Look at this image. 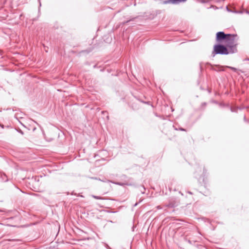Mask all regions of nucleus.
I'll return each instance as SVG.
<instances>
[{
	"label": "nucleus",
	"mask_w": 249,
	"mask_h": 249,
	"mask_svg": "<svg viewBox=\"0 0 249 249\" xmlns=\"http://www.w3.org/2000/svg\"><path fill=\"white\" fill-rule=\"evenodd\" d=\"M235 53L232 49H230L225 44L217 43L213 46V50L212 52V55L214 57L216 54L228 55Z\"/></svg>",
	"instance_id": "1"
},
{
	"label": "nucleus",
	"mask_w": 249,
	"mask_h": 249,
	"mask_svg": "<svg viewBox=\"0 0 249 249\" xmlns=\"http://www.w3.org/2000/svg\"><path fill=\"white\" fill-rule=\"evenodd\" d=\"M237 36L236 34H227L225 40L223 43L230 49H232L235 52H237L236 45L235 42V37Z\"/></svg>",
	"instance_id": "2"
},
{
	"label": "nucleus",
	"mask_w": 249,
	"mask_h": 249,
	"mask_svg": "<svg viewBox=\"0 0 249 249\" xmlns=\"http://www.w3.org/2000/svg\"><path fill=\"white\" fill-rule=\"evenodd\" d=\"M122 182H118L107 180V182H111L116 185H118L121 186H132L133 185L132 182L130 181V178H128L126 175H122L121 176Z\"/></svg>",
	"instance_id": "3"
},
{
	"label": "nucleus",
	"mask_w": 249,
	"mask_h": 249,
	"mask_svg": "<svg viewBox=\"0 0 249 249\" xmlns=\"http://www.w3.org/2000/svg\"><path fill=\"white\" fill-rule=\"evenodd\" d=\"M178 206V202L176 201V198L174 197L170 198L168 200V202L163 205V208H174Z\"/></svg>",
	"instance_id": "4"
},
{
	"label": "nucleus",
	"mask_w": 249,
	"mask_h": 249,
	"mask_svg": "<svg viewBox=\"0 0 249 249\" xmlns=\"http://www.w3.org/2000/svg\"><path fill=\"white\" fill-rule=\"evenodd\" d=\"M227 34H225L224 32H218L216 34V40L218 43H223L226 37Z\"/></svg>",
	"instance_id": "5"
},
{
	"label": "nucleus",
	"mask_w": 249,
	"mask_h": 249,
	"mask_svg": "<svg viewBox=\"0 0 249 249\" xmlns=\"http://www.w3.org/2000/svg\"><path fill=\"white\" fill-rule=\"evenodd\" d=\"M187 0H162L161 3L164 4H178L180 2H184L186 1Z\"/></svg>",
	"instance_id": "6"
},
{
	"label": "nucleus",
	"mask_w": 249,
	"mask_h": 249,
	"mask_svg": "<svg viewBox=\"0 0 249 249\" xmlns=\"http://www.w3.org/2000/svg\"><path fill=\"white\" fill-rule=\"evenodd\" d=\"M206 65L210 66H211V69L213 70V71H225L224 68H225V66H222L219 65H215V67H216V68H214L213 66L211 64H210L209 63H207L206 64Z\"/></svg>",
	"instance_id": "7"
},
{
	"label": "nucleus",
	"mask_w": 249,
	"mask_h": 249,
	"mask_svg": "<svg viewBox=\"0 0 249 249\" xmlns=\"http://www.w3.org/2000/svg\"><path fill=\"white\" fill-rule=\"evenodd\" d=\"M1 178L4 182H7L8 181V178L5 174L3 173L1 175Z\"/></svg>",
	"instance_id": "8"
},
{
	"label": "nucleus",
	"mask_w": 249,
	"mask_h": 249,
	"mask_svg": "<svg viewBox=\"0 0 249 249\" xmlns=\"http://www.w3.org/2000/svg\"><path fill=\"white\" fill-rule=\"evenodd\" d=\"M238 109H241V108L238 107H230V110L232 112H237Z\"/></svg>",
	"instance_id": "9"
},
{
	"label": "nucleus",
	"mask_w": 249,
	"mask_h": 249,
	"mask_svg": "<svg viewBox=\"0 0 249 249\" xmlns=\"http://www.w3.org/2000/svg\"><path fill=\"white\" fill-rule=\"evenodd\" d=\"M225 68H229V69L232 70L234 72H237V71H238L237 69H236L234 67H231V66H225Z\"/></svg>",
	"instance_id": "10"
},
{
	"label": "nucleus",
	"mask_w": 249,
	"mask_h": 249,
	"mask_svg": "<svg viewBox=\"0 0 249 249\" xmlns=\"http://www.w3.org/2000/svg\"><path fill=\"white\" fill-rule=\"evenodd\" d=\"M136 18V17H135V18H132L129 20H127L126 21H125L124 22H123V24H127L128 23H129L130 21H134V20Z\"/></svg>",
	"instance_id": "11"
},
{
	"label": "nucleus",
	"mask_w": 249,
	"mask_h": 249,
	"mask_svg": "<svg viewBox=\"0 0 249 249\" xmlns=\"http://www.w3.org/2000/svg\"><path fill=\"white\" fill-rule=\"evenodd\" d=\"M195 177H196V178H197L198 181L199 182H201V180H202V182H203V181H204V177H201V176H200V177H197L196 175Z\"/></svg>",
	"instance_id": "12"
},
{
	"label": "nucleus",
	"mask_w": 249,
	"mask_h": 249,
	"mask_svg": "<svg viewBox=\"0 0 249 249\" xmlns=\"http://www.w3.org/2000/svg\"><path fill=\"white\" fill-rule=\"evenodd\" d=\"M92 196L96 199H105L103 197H102L101 196H94V195H92Z\"/></svg>",
	"instance_id": "13"
},
{
	"label": "nucleus",
	"mask_w": 249,
	"mask_h": 249,
	"mask_svg": "<svg viewBox=\"0 0 249 249\" xmlns=\"http://www.w3.org/2000/svg\"><path fill=\"white\" fill-rule=\"evenodd\" d=\"M145 188L144 186L142 187V189H140V191L142 194H144L145 193Z\"/></svg>",
	"instance_id": "14"
},
{
	"label": "nucleus",
	"mask_w": 249,
	"mask_h": 249,
	"mask_svg": "<svg viewBox=\"0 0 249 249\" xmlns=\"http://www.w3.org/2000/svg\"><path fill=\"white\" fill-rule=\"evenodd\" d=\"M141 102L145 104L150 105V102L149 101H143L142 100H139Z\"/></svg>",
	"instance_id": "15"
},
{
	"label": "nucleus",
	"mask_w": 249,
	"mask_h": 249,
	"mask_svg": "<svg viewBox=\"0 0 249 249\" xmlns=\"http://www.w3.org/2000/svg\"><path fill=\"white\" fill-rule=\"evenodd\" d=\"M16 130L19 133H20L21 135H23L24 133L19 128L16 129Z\"/></svg>",
	"instance_id": "16"
},
{
	"label": "nucleus",
	"mask_w": 249,
	"mask_h": 249,
	"mask_svg": "<svg viewBox=\"0 0 249 249\" xmlns=\"http://www.w3.org/2000/svg\"><path fill=\"white\" fill-rule=\"evenodd\" d=\"M233 13H238V14H241L243 13L242 11H236V10H234V12H233Z\"/></svg>",
	"instance_id": "17"
},
{
	"label": "nucleus",
	"mask_w": 249,
	"mask_h": 249,
	"mask_svg": "<svg viewBox=\"0 0 249 249\" xmlns=\"http://www.w3.org/2000/svg\"><path fill=\"white\" fill-rule=\"evenodd\" d=\"M226 9L228 11V12H232L233 13V12H234V11H232L231 10V9H230L228 6H226Z\"/></svg>",
	"instance_id": "18"
},
{
	"label": "nucleus",
	"mask_w": 249,
	"mask_h": 249,
	"mask_svg": "<svg viewBox=\"0 0 249 249\" xmlns=\"http://www.w3.org/2000/svg\"><path fill=\"white\" fill-rule=\"evenodd\" d=\"M202 3H205L209 1V0H201Z\"/></svg>",
	"instance_id": "19"
},
{
	"label": "nucleus",
	"mask_w": 249,
	"mask_h": 249,
	"mask_svg": "<svg viewBox=\"0 0 249 249\" xmlns=\"http://www.w3.org/2000/svg\"><path fill=\"white\" fill-rule=\"evenodd\" d=\"M157 208L158 209H165L164 210H166V208H163V206H162V207H161V206H160V205H159V206H158L157 207Z\"/></svg>",
	"instance_id": "20"
},
{
	"label": "nucleus",
	"mask_w": 249,
	"mask_h": 249,
	"mask_svg": "<svg viewBox=\"0 0 249 249\" xmlns=\"http://www.w3.org/2000/svg\"><path fill=\"white\" fill-rule=\"evenodd\" d=\"M178 130H179L180 131H186V129L183 128H182V127H179L178 128Z\"/></svg>",
	"instance_id": "21"
},
{
	"label": "nucleus",
	"mask_w": 249,
	"mask_h": 249,
	"mask_svg": "<svg viewBox=\"0 0 249 249\" xmlns=\"http://www.w3.org/2000/svg\"><path fill=\"white\" fill-rule=\"evenodd\" d=\"M244 121L245 122H249V121L247 120V119H246V116L244 115Z\"/></svg>",
	"instance_id": "22"
},
{
	"label": "nucleus",
	"mask_w": 249,
	"mask_h": 249,
	"mask_svg": "<svg viewBox=\"0 0 249 249\" xmlns=\"http://www.w3.org/2000/svg\"><path fill=\"white\" fill-rule=\"evenodd\" d=\"M206 103H205V102L202 103V105H201L202 107H205V106H206Z\"/></svg>",
	"instance_id": "23"
},
{
	"label": "nucleus",
	"mask_w": 249,
	"mask_h": 249,
	"mask_svg": "<svg viewBox=\"0 0 249 249\" xmlns=\"http://www.w3.org/2000/svg\"><path fill=\"white\" fill-rule=\"evenodd\" d=\"M82 52H86L87 53H89V51H88L87 50H84V51H82Z\"/></svg>",
	"instance_id": "24"
},
{
	"label": "nucleus",
	"mask_w": 249,
	"mask_h": 249,
	"mask_svg": "<svg viewBox=\"0 0 249 249\" xmlns=\"http://www.w3.org/2000/svg\"><path fill=\"white\" fill-rule=\"evenodd\" d=\"M0 126L2 128H4V125L3 124H0Z\"/></svg>",
	"instance_id": "25"
},
{
	"label": "nucleus",
	"mask_w": 249,
	"mask_h": 249,
	"mask_svg": "<svg viewBox=\"0 0 249 249\" xmlns=\"http://www.w3.org/2000/svg\"><path fill=\"white\" fill-rule=\"evenodd\" d=\"M108 222L112 223H114V222H113L112 220H109Z\"/></svg>",
	"instance_id": "26"
},
{
	"label": "nucleus",
	"mask_w": 249,
	"mask_h": 249,
	"mask_svg": "<svg viewBox=\"0 0 249 249\" xmlns=\"http://www.w3.org/2000/svg\"><path fill=\"white\" fill-rule=\"evenodd\" d=\"M107 249H112L110 247H109V246H107Z\"/></svg>",
	"instance_id": "27"
},
{
	"label": "nucleus",
	"mask_w": 249,
	"mask_h": 249,
	"mask_svg": "<svg viewBox=\"0 0 249 249\" xmlns=\"http://www.w3.org/2000/svg\"><path fill=\"white\" fill-rule=\"evenodd\" d=\"M246 13L248 14H249V11H246Z\"/></svg>",
	"instance_id": "28"
},
{
	"label": "nucleus",
	"mask_w": 249,
	"mask_h": 249,
	"mask_svg": "<svg viewBox=\"0 0 249 249\" xmlns=\"http://www.w3.org/2000/svg\"><path fill=\"white\" fill-rule=\"evenodd\" d=\"M200 88L201 90H204V89L203 88H202V87H200Z\"/></svg>",
	"instance_id": "29"
},
{
	"label": "nucleus",
	"mask_w": 249,
	"mask_h": 249,
	"mask_svg": "<svg viewBox=\"0 0 249 249\" xmlns=\"http://www.w3.org/2000/svg\"><path fill=\"white\" fill-rule=\"evenodd\" d=\"M134 228H135V227L133 226V227H132V231H133L134 230Z\"/></svg>",
	"instance_id": "30"
},
{
	"label": "nucleus",
	"mask_w": 249,
	"mask_h": 249,
	"mask_svg": "<svg viewBox=\"0 0 249 249\" xmlns=\"http://www.w3.org/2000/svg\"><path fill=\"white\" fill-rule=\"evenodd\" d=\"M244 60H248V61H249V58H247L246 59H244Z\"/></svg>",
	"instance_id": "31"
},
{
	"label": "nucleus",
	"mask_w": 249,
	"mask_h": 249,
	"mask_svg": "<svg viewBox=\"0 0 249 249\" xmlns=\"http://www.w3.org/2000/svg\"><path fill=\"white\" fill-rule=\"evenodd\" d=\"M137 205H138V203H136L134 205V206H137Z\"/></svg>",
	"instance_id": "32"
},
{
	"label": "nucleus",
	"mask_w": 249,
	"mask_h": 249,
	"mask_svg": "<svg viewBox=\"0 0 249 249\" xmlns=\"http://www.w3.org/2000/svg\"><path fill=\"white\" fill-rule=\"evenodd\" d=\"M188 193L189 194H192V193H191V192H189V191Z\"/></svg>",
	"instance_id": "33"
},
{
	"label": "nucleus",
	"mask_w": 249,
	"mask_h": 249,
	"mask_svg": "<svg viewBox=\"0 0 249 249\" xmlns=\"http://www.w3.org/2000/svg\"><path fill=\"white\" fill-rule=\"evenodd\" d=\"M188 242H189L190 244H191V241H190V240H188Z\"/></svg>",
	"instance_id": "34"
}]
</instances>
